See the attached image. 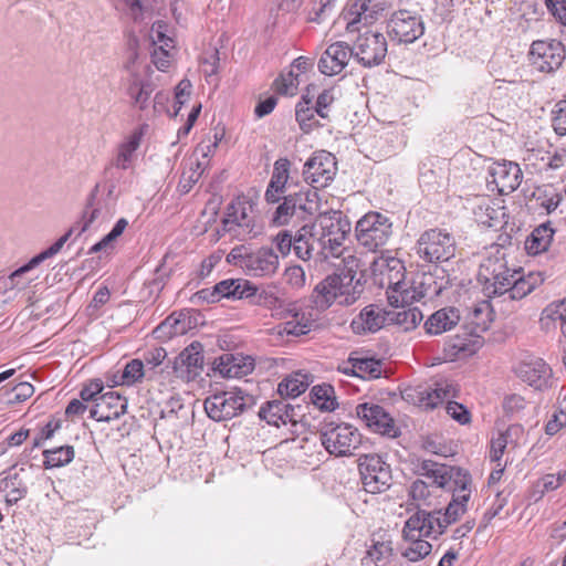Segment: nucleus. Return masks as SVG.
Returning a JSON list of instances; mask_svg holds the SVG:
<instances>
[{"label": "nucleus", "mask_w": 566, "mask_h": 566, "mask_svg": "<svg viewBox=\"0 0 566 566\" xmlns=\"http://www.w3.org/2000/svg\"><path fill=\"white\" fill-rule=\"evenodd\" d=\"M317 213L315 221L302 226V230L308 232L310 239L317 243L325 259H335L334 273L321 281L310 296L312 308L323 312L334 302L340 305L354 304V248L344 245L352 224L342 211Z\"/></svg>", "instance_id": "f257e3e1"}, {"label": "nucleus", "mask_w": 566, "mask_h": 566, "mask_svg": "<svg viewBox=\"0 0 566 566\" xmlns=\"http://www.w3.org/2000/svg\"><path fill=\"white\" fill-rule=\"evenodd\" d=\"M356 60L364 66L378 65L386 56L387 41L373 24L384 10L380 2L356 0Z\"/></svg>", "instance_id": "f03ea898"}, {"label": "nucleus", "mask_w": 566, "mask_h": 566, "mask_svg": "<svg viewBox=\"0 0 566 566\" xmlns=\"http://www.w3.org/2000/svg\"><path fill=\"white\" fill-rule=\"evenodd\" d=\"M418 473L429 479L432 485L453 492L452 501L448 504L444 514L453 523L457 522L465 512V505L470 499L471 476L468 471L458 467L423 460L418 465Z\"/></svg>", "instance_id": "7ed1b4c3"}, {"label": "nucleus", "mask_w": 566, "mask_h": 566, "mask_svg": "<svg viewBox=\"0 0 566 566\" xmlns=\"http://www.w3.org/2000/svg\"><path fill=\"white\" fill-rule=\"evenodd\" d=\"M283 199L271 219L272 224L276 227L287 226L304 221L306 217H312L321 208V198L316 191L310 188H301L298 191H290L281 196Z\"/></svg>", "instance_id": "20e7f679"}, {"label": "nucleus", "mask_w": 566, "mask_h": 566, "mask_svg": "<svg viewBox=\"0 0 566 566\" xmlns=\"http://www.w3.org/2000/svg\"><path fill=\"white\" fill-rule=\"evenodd\" d=\"M254 396L241 388L213 394L206 398L205 410L213 421H226L242 415L255 405Z\"/></svg>", "instance_id": "39448f33"}, {"label": "nucleus", "mask_w": 566, "mask_h": 566, "mask_svg": "<svg viewBox=\"0 0 566 566\" xmlns=\"http://www.w3.org/2000/svg\"><path fill=\"white\" fill-rule=\"evenodd\" d=\"M391 232L388 219L379 212L366 213L356 222V255L377 252L384 245Z\"/></svg>", "instance_id": "423d86ee"}, {"label": "nucleus", "mask_w": 566, "mask_h": 566, "mask_svg": "<svg viewBox=\"0 0 566 566\" xmlns=\"http://www.w3.org/2000/svg\"><path fill=\"white\" fill-rule=\"evenodd\" d=\"M415 251L418 258L426 263L447 262L455 254V240L443 229H429L418 238Z\"/></svg>", "instance_id": "0eeeda50"}, {"label": "nucleus", "mask_w": 566, "mask_h": 566, "mask_svg": "<svg viewBox=\"0 0 566 566\" xmlns=\"http://www.w3.org/2000/svg\"><path fill=\"white\" fill-rule=\"evenodd\" d=\"M358 471L365 493L377 494L389 489L391 472L388 464L377 454H365L358 458Z\"/></svg>", "instance_id": "6e6552de"}, {"label": "nucleus", "mask_w": 566, "mask_h": 566, "mask_svg": "<svg viewBox=\"0 0 566 566\" xmlns=\"http://www.w3.org/2000/svg\"><path fill=\"white\" fill-rule=\"evenodd\" d=\"M336 158L326 150L315 151L303 165L304 181L312 187L311 191L327 187L337 170Z\"/></svg>", "instance_id": "1a4fd4ad"}, {"label": "nucleus", "mask_w": 566, "mask_h": 566, "mask_svg": "<svg viewBox=\"0 0 566 566\" xmlns=\"http://www.w3.org/2000/svg\"><path fill=\"white\" fill-rule=\"evenodd\" d=\"M374 264L376 271L386 270L388 303L394 307H398L399 304L409 303L410 291L405 287V266L401 261L396 258L376 259Z\"/></svg>", "instance_id": "9d476101"}, {"label": "nucleus", "mask_w": 566, "mask_h": 566, "mask_svg": "<svg viewBox=\"0 0 566 566\" xmlns=\"http://www.w3.org/2000/svg\"><path fill=\"white\" fill-rule=\"evenodd\" d=\"M402 536L409 543L402 552V556L409 562L421 560L431 553L432 545L423 539V537L432 536L423 528V520L419 515H410L408 517L402 528Z\"/></svg>", "instance_id": "9b49d317"}, {"label": "nucleus", "mask_w": 566, "mask_h": 566, "mask_svg": "<svg viewBox=\"0 0 566 566\" xmlns=\"http://www.w3.org/2000/svg\"><path fill=\"white\" fill-rule=\"evenodd\" d=\"M388 33L399 43L410 44L424 33L422 18L409 10H398L388 22Z\"/></svg>", "instance_id": "f8f14e48"}, {"label": "nucleus", "mask_w": 566, "mask_h": 566, "mask_svg": "<svg viewBox=\"0 0 566 566\" xmlns=\"http://www.w3.org/2000/svg\"><path fill=\"white\" fill-rule=\"evenodd\" d=\"M531 64L541 72L551 73L557 70L565 60V46L557 40L534 41L530 50Z\"/></svg>", "instance_id": "ddd939ff"}, {"label": "nucleus", "mask_w": 566, "mask_h": 566, "mask_svg": "<svg viewBox=\"0 0 566 566\" xmlns=\"http://www.w3.org/2000/svg\"><path fill=\"white\" fill-rule=\"evenodd\" d=\"M203 346L200 342H192L184 348L172 361L175 375L184 380H195L203 371Z\"/></svg>", "instance_id": "4468645a"}, {"label": "nucleus", "mask_w": 566, "mask_h": 566, "mask_svg": "<svg viewBox=\"0 0 566 566\" xmlns=\"http://www.w3.org/2000/svg\"><path fill=\"white\" fill-rule=\"evenodd\" d=\"M523 179V172L516 163H494L489 168L488 185H493L492 190L501 195H510L518 188Z\"/></svg>", "instance_id": "2eb2a0df"}, {"label": "nucleus", "mask_w": 566, "mask_h": 566, "mask_svg": "<svg viewBox=\"0 0 566 566\" xmlns=\"http://www.w3.org/2000/svg\"><path fill=\"white\" fill-rule=\"evenodd\" d=\"M451 285L450 279L446 275V271L436 268L434 272L422 273L409 294V302L421 300H433L442 294Z\"/></svg>", "instance_id": "dca6fc26"}, {"label": "nucleus", "mask_w": 566, "mask_h": 566, "mask_svg": "<svg viewBox=\"0 0 566 566\" xmlns=\"http://www.w3.org/2000/svg\"><path fill=\"white\" fill-rule=\"evenodd\" d=\"M71 238V232H65L62 237H60L52 245H50L44 251L40 252L39 254L34 255L28 263L20 266L15 271H13L6 280H4V287L6 289H18L23 290L25 289L29 283L32 281V279L22 280V276L31 271L32 269L36 268L39 264H41L46 259H50L57 254L63 245L67 242V240Z\"/></svg>", "instance_id": "f3484780"}, {"label": "nucleus", "mask_w": 566, "mask_h": 566, "mask_svg": "<svg viewBox=\"0 0 566 566\" xmlns=\"http://www.w3.org/2000/svg\"><path fill=\"white\" fill-rule=\"evenodd\" d=\"M356 418L363 421L366 427L382 436L396 437L398 429L392 418L379 405L360 403L356 407Z\"/></svg>", "instance_id": "a211bd4d"}, {"label": "nucleus", "mask_w": 566, "mask_h": 566, "mask_svg": "<svg viewBox=\"0 0 566 566\" xmlns=\"http://www.w3.org/2000/svg\"><path fill=\"white\" fill-rule=\"evenodd\" d=\"M252 210L251 200L244 196L235 197L228 206L226 216L222 219V227L226 232H234L237 228L245 232H251L253 229V218L250 216Z\"/></svg>", "instance_id": "6ab92c4d"}, {"label": "nucleus", "mask_w": 566, "mask_h": 566, "mask_svg": "<svg viewBox=\"0 0 566 566\" xmlns=\"http://www.w3.org/2000/svg\"><path fill=\"white\" fill-rule=\"evenodd\" d=\"M254 369V359L242 354L223 353L212 363V370L223 378H240Z\"/></svg>", "instance_id": "aec40b11"}, {"label": "nucleus", "mask_w": 566, "mask_h": 566, "mask_svg": "<svg viewBox=\"0 0 566 566\" xmlns=\"http://www.w3.org/2000/svg\"><path fill=\"white\" fill-rule=\"evenodd\" d=\"M126 410L127 399L116 391H107L102 394L97 402L90 409V418L96 421L109 422L118 419Z\"/></svg>", "instance_id": "412c9836"}, {"label": "nucleus", "mask_w": 566, "mask_h": 566, "mask_svg": "<svg viewBox=\"0 0 566 566\" xmlns=\"http://www.w3.org/2000/svg\"><path fill=\"white\" fill-rule=\"evenodd\" d=\"M450 385L437 384L434 389L426 386L408 387L402 391V398L424 409H433L449 397Z\"/></svg>", "instance_id": "4be33fe9"}, {"label": "nucleus", "mask_w": 566, "mask_h": 566, "mask_svg": "<svg viewBox=\"0 0 566 566\" xmlns=\"http://www.w3.org/2000/svg\"><path fill=\"white\" fill-rule=\"evenodd\" d=\"M354 54L353 48L346 42L339 41L331 44L318 60V70L324 75H335L343 71L350 56Z\"/></svg>", "instance_id": "5701e85b"}, {"label": "nucleus", "mask_w": 566, "mask_h": 566, "mask_svg": "<svg viewBox=\"0 0 566 566\" xmlns=\"http://www.w3.org/2000/svg\"><path fill=\"white\" fill-rule=\"evenodd\" d=\"M244 263V272L251 276H271L279 268V255L272 248L262 247L250 252Z\"/></svg>", "instance_id": "b1692460"}, {"label": "nucleus", "mask_w": 566, "mask_h": 566, "mask_svg": "<svg viewBox=\"0 0 566 566\" xmlns=\"http://www.w3.org/2000/svg\"><path fill=\"white\" fill-rule=\"evenodd\" d=\"M291 163L287 158H279L273 166V172L264 193L268 203H277L289 186Z\"/></svg>", "instance_id": "393cba45"}, {"label": "nucleus", "mask_w": 566, "mask_h": 566, "mask_svg": "<svg viewBox=\"0 0 566 566\" xmlns=\"http://www.w3.org/2000/svg\"><path fill=\"white\" fill-rule=\"evenodd\" d=\"M472 211L475 221L484 227L501 228L505 223V208L495 205L488 197H478Z\"/></svg>", "instance_id": "a878e982"}, {"label": "nucleus", "mask_w": 566, "mask_h": 566, "mask_svg": "<svg viewBox=\"0 0 566 566\" xmlns=\"http://www.w3.org/2000/svg\"><path fill=\"white\" fill-rule=\"evenodd\" d=\"M354 432L350 427L337 426L329 431L322 433L321 440L325 449L337 457L352 455V437Z\"/></svg>", "instance_id": "bb28decb"}, {"label": "nucleus", "mask_w": 566, "mask_h": 566, "mask_svg": "<svg viewBox=\"0 0 566 566\" xmlns=\"http://www.w3.org/2000/svg\"><path fill=\"white\" fill-rule=\"evenodd\" d=\"M516 375L530 386L542 389L551 377V368L541 358L522 361L516 368Z\"/></svg>", "instance_id": "cd10ccee"}, {"label": "nucleus", "mask_w": 566, "mask_h": 566, "mask_svg": "<svg viewBox=\"0 0 566 566\" xmlns=\"http://www.w3.org/2000/svg\"><path fill=\"white\" fill-rule=\"evenodd\" d=\"M376 259H385L384 256H379L377 252H373L369 254H365L357 258L356 256V270H359L360 277L356 279V287L361 283L367 284L370 282L371 285L377 286L379 289H386V270L376 271L374 261Z\"/></svg>", "instance_id": "c85d7f7f"}, {"label": "nucleus", "mask_w": 566, "mask_h": 566, "mask_svg": "<svg viewBox=\"0 0 566 566\" xmlns=\"http://www.w3.org/2000/svg\"><path fill=\"white\" fill-rule=\"evenodd\" d=\"M460 322V312L453 306H447L432 313L424 322V331L429 335H441L451 331Z\"/></svg>", "instance_id": "c756f323"}, {"label": "nucleus", "mask_w": 566, "mask_h": 566, "mask_svg": "<svg viewBox=\"0 0 566 566\" xmlns=\"http://www.w3.org/2000/svg\"><path fill=\"white\" fill-rule=\"evenodd\" d=\"M190 327L191 317L188 312H174L154 329V334L157 338H172L186 334Z\"/></svg>", "instance_id": "7c9ffc66"}, {"label": "nucleus", "mask_w": 566, "mask_h": 566, "mask_svg": "<svg viewBox=\"0 0 566 566\" xmlns=\"http://www.w3.org/2000/svg\"><path fill=\"white\" fill-rule=\"evenodd\" d=\"M286 312L291 319L284 323L283 332L287 335L301 336L310 333L316 326V318L312 313L301 312L295 303L287 304Z\"/></svg>", "instance_id": "2f4dec72"}, {"label": "nucleus", "mask_w": 566, "mask_h": 566, "mask_svg": "<svg viewBox=\"0 0 566 566\" xmlns=\"http://www.w3.org/2000/svg\"><path fill=\"white\" fill-rule=\"evenodd\" d=\"M371 544L366 551V556L361 559L363 565L369 562L378 564L387 559L392 554L390 535L386 531L379 530L374 533L370 539Z\"/></svg>", "instance_id": "473e14b6"}, {"label": "nucleus", "mask_w": 566, "mask_h": 566, "mask_svg": "<svg viewBox=\"0 0 566 566\" xmlns=\"http://www.w3.org/2000/svg\"><path fill=\"white\" fill-rule=\"evenodd\" d=\"M143 130L135 129L117 148V154L112 165L118 169L127 170L133 166L135 153L139 148Z\"/></svg>", "instance_id": "72a5a7b5"}, {"label": "nucleus", "mask_w": 566, "mask_h": 566, "mask_svg": "<svg viewBox=\"0 0 566 566\" xmlns=\"http://www.w3.org/2000/svg\"><path fill=\"white\" fill-rule=\"evenodd\" d=\"M312 381V375L301 370L295 371L279 384L277 392L281 398H296L305 392Z\"/></svg>", "instance_id": "f704fd0d"}, {"label": "nucleus", "mask_w": 566, "mask_h": 566, "mask_svg": "<svg viewBox=\"0 0 566 566\" xmlns=\"http://www.w3.org/2000/svg\"><path fill=\"white\" fill-rule=\"evenodd\" d=\"M11 468L8 474L0 479V492L7 491L6 503L8 506L17 504L20 500L25 497L28 488L19 472H12Z\"/></svg>", "instance_id": "c9c22d12"}, {"label": "nucleus", "mask_w": 566, "mask_h": 566, "mask_svg": "<svg viewBox=\"0 0 566 566\" xmlns=\"http://www.w3.org/2000/svg\"><path fill=\"white\" fill-rule=\"evenodd\" d=\"M494 275H511L504 253L500 250H496L494 255L485 258L480 264L478 272L480 282H490V280H494Z\"/></svg>", "instance_id": "e433bc0d"}, {"label": "nucleus", "mask_w": 566, "mask_h": 566, "mask_svg": "<svg viewBox=\"0 0 566 566\" xmlns=\"http://www.w3.org/2000/svg\"><path fill=\"white\" fill-rule=\"evenodd\" d=\"M218 284L223 298L228 300L251 298L256 292V286L244 279H226Z\"/></svg>", "instance_id": "4c0bfd02"}, {"label": "nucleus", "mask_w": 566, "mask_h": 566, "mask_svg": "<svg viewBox=\"0 0 566 566\" xmlns=\"http://www.w3.org/2000/svg\"><path fill=\"white\" fill-rule=\"evenodd\" d=\"M316 107L312 105L308 94H303L295 107V119L305 134L322 126L318 119H316Z\"/></svg>", "instance_id": "58836bf2"}, {"label": "nucleus", "mask_w": 566, "mask_h": 566, "mask_svg": "<svg viewBox=\"0 0 566 566\" xmlns=\"http://www.w3.org/2000/svg\"><path fill=\"white\" fill-rule=\"evenodd\" d=\"M376 305H368L359 314L360 324L356 327V334L376 333L385 325L387 315Z\"/></svg>", "instance_id": "ea45409f"}, {"label": "nucleus", "mask_w": 566, "mask_h": 566, "mask_svg": "<svg viewBox=\"0 0 566 566\" xmlns=\"http://www.w3.org/2000/svg\"><path fill=\"white\" fill-rule=\"evenodd\" d=\"M406 304H399L400 310L387 312L386 315L388 321L408 332L416 328L423 316L418 307H405Z\"/></svg>", "instance_id": "a19ab883"}, {"label": "nucleus", "mask_w": 566, "mask_h": 566, "mask_svg": "<svg viewBox=\"0 0 566 566\" xmlns=\"http://www.w3.org/2000/svg\"><path fill=\"white\" fill-rule=\"evenodd\" d=\"M412 515H419V517L423 520V528L434 539L442 535L447 527L453 523V521L447 518V515L441 513V511L428 512L426 510H418Z\"/></svg>", "instance_id": "79ce46f5"}, {"label": "nucleus", "mask_w": 566, "mask_h": 566, "mask_svg": "<svg viewBox=\"0 0 566 566\" xmlns=\"http://www.w3.org/2000/svg\"><path fill=\"white\" fill-rule=\"evenodd\" d=\"M444 355L451 360L461 359L473 355L476 350V342L467 336L457 335L444 344Z\"/></svg>", "instance_id": "37998d69"}, {"label": "nucleus", "mask_w": 566, "mask_h": 566, "mask_svg": "<svg viewBox=\"0 0 566 566\" xmlns=\"http://www.w3.org/2000/svg\"><path fill=\"white\" fill-rule=\"evenodd\" d=\"M537 281V276L534 274H530L526 277L520 275L517 277L514 276L511 284L507 286V291H504L502 296L511 301L522 300L535 290Z\"/></svg>", "instance_id": "c03bdc74"}, {"label": "nucleus", "mask_w": 566, "mask_h": 566, "mask_svg": "<svg viewBox=\"0 0 566 566\" xmlns=\"http://www.w3.org/2000/svg\"><path fill=\"white\" fill-rule=\"evenodd\" d=\"M44 458V469L62 468L73 461L75 451L72 446H61L53 449H46L42 452Z\"/></svg>", "instance_id": "a18cd8bd"}, {"label": "nucleus", "mask_w": 566, "mask_h": 566, "mask_svg": "<svg viewBox=\"0 0 566 566\" xmlns=\"http://www.w3.org/2000/svg\"><path fill=\"white\" fill-rule=\"evenodd\" d=\"M554 230L549 224L537 227L525 242L526 250L532 254H538L548 249L553 240Z\"/></svg>", "instance_id": "49530a36"}, {"label": "nucleus", "mask_w": 566, "mask_h": 566, "mask_svg": "<svg viewBox=\"0 0 566 566\" xmlns=\"http://www.w3.org/2000/svg\"><path fill=\"white\" fill-rule=\"evenodd\" d=\"M493 317L494 312L489 301L476 303L470 313V319L471 324L474 326V332L482 333L488 331L493 322Z\"/></svg>", "instance_id": "de8ad7c7"}, {"label": "nucleus", "mask_w": 566, "mask_h": 566, "mask_svg": "<svg viewBox=\"0 0 566 566\" xmlns=\"http://www.w3.org/2000/svg\"><path fill=\"white\" fill-rule=\"evenodd\" d=\"M311 401L321 410L333 411L337 402L334 396V388L328 384L316 385L311 390Z\"/></svg>", "instance_id": "09e8293b"}, {"label": "nucleus", "mask_w": 566, "mask_h": 566, "mask_svg": "<svg viewBox=\"0 0 566 566\" xmlns=\"http://www.w3.org/2000/svg\"><path fill=\"white\" fill-rule=\"evenodd\" d=\"M286 409L285 398L268 401L259 410V417L269 424L280 427L284 423V411Z\"/></svg>", "instance_id": "8fccbe9b"}, {"label": "nucleus", "mask_w": 566, "mask_h": 566, "mask_svg": "<svg viewBox=\"0 0 566 566\" xmlns=\"http://www.w3.org/2000/svg\"><path fill=\"white\" fill-rule=\"evenodd\" d=\"M154 84L149 81L134 80L128 86V95L135 106L145 109L154 92Z\"/></svg>", "instance_id": "3c124183"}, {"label": "nucleus", "mask_w": 566, "mask_h": 566, "mask_svg": "<svg viewBox=\"0 0 566 566\" xmlns=\"http://www.w3.org/2000/svg\"><path fill=\"white\" fill-rule=\"evenodd\" d=\"M147 375L144 361L142 359H132L129 360L120 375L119 381H116L119 385L133 386L137 382H140L143 378Z\"/></svg>", "instance_id": "603ef678"}, {"label": "nucleus", "mask_w": 566, "mask_h": 566, "mask_svg": "<svg viewBox=\"0 0 566 566\" xmlns=\"http://www.w3.org/2000/svg\"><path fill=\"white\" fill-rule=\"evenodd\" d=\"M381 360L375 357H356V378L377 379L381 376Z\"/></svg>", "instance_id": "864d4df0"}, {"label": "nucleus", "mask_w": 566, "mask_h": 566, "mask_svg": "<svg viewBox=\"0 0 566 566\" xmlns=\"http://www.w3.org/2000/svg\"><path fill=\"white\" fill-rule=\"evenodd\" d=\"M516 275H518V272L511 270V275H494V280L481 283L483 284V290L489 297L495 295L502 296L504 291H507V286L511 284L512 279Z\"/></svg>", "instance_id": "5fc2aeb1"}, {"label": "nucleus", "mask_w": 566, "mask_h": 566, "mask_svg": "<svg viewBox=\"0 0 566 566\" xmlns=\"http://www.w3.org/2000/svg\"><path fill=\"white\" fill-rule=\"evenodd\" d=\"M300 84L298 74H295L293 70H290L286 74L282 73L273 82V88L281 95L293 96L296 93Z\"/></svg>", "instance_id": "6e6d98bb"}, {"label": "nucleus", "mask_w": 566, "mask_h": 566, "mask_svg": "<svg viewBox=\"0 0 566 566\" xmlns=\"http://www.w3.org/2000/svg\"><path fill=\"white\" fill-rule=\"evenodd\" d=\"M0 392L3 395H10L7 402L9 405L20 403L32 397L34 394V387L27 381L19 382L12 389L8 390L6 387L0 389Z\"/></svg>", "instance_id": "4d7b16f0"}, {"label": "nucleus", "mask_w": 566, "mask_h": 566, "mask_svg": "<svg viewBox=\"0 0 566 566\" xmlns=\"http://www.w3.org/2000/svg\"><path fill=\"white\" fill-rule=\"evenodd\" d=\"M253 297L252 303L259 306H264L270 310H279L283 307V301L275 295V293L272 290H262L259 292L256 289V292Z\"/></svg>", "instance_id": "13d9d810"}, {"label": "nucleus", "mask_w": 566, "mask_h": 566, "mask_svg": "<svg viewBox=\"0 0 566 566\" xmlns=\"http://www.w3.org/2000/svg\"><path fill=\"white\" fill-rule=\"evenodd\" d=\"M308 240H311L308 232H304L302 228L294 235L293 249L295 254L302 260L311 258V250L314 248L315 242L312 241L310 243Z\"/></svg>", "instance_id": "bf43d9fd"}, {"label": "nucleus", "mask_w": 566, "mask_h": 566, "mask_svg": "<svg viewBox=\"0 0 566 566\" xmlns=\"http://www.w3.org/2000/svg\"><path fill=\"white\" fill-rule=\"evenodd\" d=\"M166 357H167V352L163 347L153 348L150 350H147L144 354L143 361H144L145 369H146V373L149 378H151V375H149V374L153 373L156 367L160 366L164 363Z\"/></svg>", "instance_id": "052dcab7"}, {"label": "nucleus", "mask_w": 566, "mask_h": 566, "mask_svg": "<svg viewBox=\"0 0 566 566\" xmlns=\"http://www.w3.org/2000/svg\"><path fill=\"white\" fill-rule=\"evenodd\" d=\"M104 384L101 379H92L83 386L80 391V397L83 401L97 402L98 397L102 395Z\"/></svg>", "instance_id": "680f3d73"}, {"label": "nucleus", "mask_w": 566, "mask_h": 566, "mask_svg": "<svg viewBox=\"0 0 566 566\" xmlns=\"http://www.w3.org/2000/svg\"><path fill=\"white\" fill-rule=\"evenodd\" d=\"M334 0H315L308 13V20L321 23L332 11Z\"/></svg>", "instance_id": "e2e57ef3"}, {"label": "nucleus", "mask_w": 566, "mask_h": 566, "mask_svg": "<svg viewBox=\"0 0 566 566\" xmlns=\"http://www.w3.org/2000/svg\"><path fill=\"white\" fill-rule=\"evenodd\" d=\"M447 413L461 424H467L471 421L470 411L457 401H448L446 405Z\"/></svg>", "instance_id": "0e129e2a"}, {"label": "nucleus", "mask_w": 566, "mask_h": 566, "mask_svg": "<svg viewBox=\"0 0 566 566\" xmlns=\"http://www.w3.org/2000/svg\"><path fill=\"white\" fill-rule=\"evenodd\" d=\"M409 495L418 505L426 504L430 496L429 484L420 479L412 482L409 490Z\"/></svg>", "instance_id": "69168bd1"}, {"label": "nucleus", "mask_w": 566, "mask_h": 566, "mask_svg": "<svg viewBox=\"0 0 566 566\" xmlns=\"http://www.w3.org/2000/svg\"><path fill=\"white\" fill-rule=\"evenodd\" d=\"M553 126L558 135H566V99L559 101L556 104L553 118Z\"/></svg>", "instance_id": "338daca9"}, {"label": "nucleus", "mask_w": 566, "mask_h": 566, "mask_svg": "<svg viewBox=\"0 0 566 566\" xmlns=\"http://www.w3.org/2000/svg\"><path fill=\"white\" fill-rule=\"evenodd\" d=\"M273 243L275 244L277 251L285 256L291 252V249L293 248L294 237L292 235L291 231L282 230L273 238Z\"/></svg>", "instance_id": "774afa93"}]
</instances>
